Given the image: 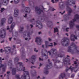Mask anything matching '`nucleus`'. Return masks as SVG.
I'll list each match as a JSON object with an SVG mask.
<instances>
[{"mask_svg":"<svg viewBox=\"0 0 79 79\" xmlns=\"http://www.w3.org/2000/svg\"><path fill=\"white\" fill-rule=\"evenodd\" d=\"M77 48L76 44L74 43H72L71 45L68 47L67 52H71L72 54L79 53V51L77 49Z\"/></svg>","mask_w":79,"mask_h":79,"instance_id":"obj_1","label":"nucleus"},{"mask_svg":"<svg viewBox=\"0 0 79 79\" xmlns=\"http://www.w3.org/2000/svg\"><path fill=\"white\" fill-rule=\"evenodd\" d=\"M29 75V72L27 71H24L23 72V74L22 76L21 79H26V76ZM15 77L17 79H20L19 78V75H15ZM28 79H30V77L28 75Z\"/></svg>","mask_w":79,"mask_h":79,"instance_id":"obj_2","label":"nucleus"},{"mask_svg":"<svg viewBox=\"0 0 79 79\" xmlns=\"http://www.w3.org/2000/svg\"><path fill=\"white\" fill-rule=\"evenodd\" d=\"M61 44L63 46L67 47L69 44V39L67 38H64L62 40Z\"/></svg>","mask_w":79,"mask_h":79,"instance_id":"obj_3","label":"nucleus"},{"mask_svg":"<svg viewBox=\"0 0 79 79\" xmlns=\"http://www.w3.org/2000/svg\"><path fill=\"white\" fill-rule=\"evenodd\" d=\"M66 3L67 5H70L71 6L72 5H75V0H67L66 2Z\"/></svg>","mask_w":79,"mask_h":79,"instance_id":"obj_4","label":"nucleus"},{"mask_svg":"<svg viewBox=\"0 0 79 79\" xmlns=\"http://www.w3.org/2000/svg\"><path fill=\"white\" fill-rule=\"evenodd\" d=\"M0 37L1 38H4L5 37V29H1L0 32Z\"/></svg>","mask_w":79,"mask_h":79,"instance_id":"obj_5","label":"nucleus"},{"mask_svg":"<svg viewBox=\"0 0 79 79\" xmlns=\"http://www.w3.org/2000/svg\"><path fill=\"white\" fill-rule=\"evenodd\" d=\"M48 61L49 62V64L46 65V67L44 68L45 70H47V69H49L52 68V63L50 61V60L48 59Z\"/></svg>","mask_w":79,"mask_h":79,"instance_id":"obj_6","label":"nucleus"},{"mask_svg":"<svg viewBox=\"0 0 79 79\" xmlns=\"http://www.w3.org/2000/svg\"><path fill=\"white\" fill-rule=\"evenodd\" d=\"M51 52L52 53V56H53V57H55V55L57 54V53H58L57 50L55 49H52L51 50Z\"/></svg>","mask_w":79,"mask_h":79,"instance_id":"obj_7","label":"nucleus"},{"mask_svg":"<svg viewBox=\"0 0 79 79\" xmlns=\"http://www.w3.org/2000/svg\"><path fill=\"white\" fill-rule=\"evenodd\" d=\"M18 64H19L20 66H21V67L19 69H18L19 71H25V67H23V63L21 62H19L18 63Z\"/></svg>","mask_w":79,"mask_h":79,"instance_id":"obj_8","label":"nucleus"},{"mask_svg":"<svg viewBox=\"0 0 79 79\" xmlns=\"http://www.w3.org/2000/svg\"><path fill=\"white\" fill-rule=\"evenodd\" d=\"M35 42H37L38 45H40L41 43H42V40H41L40 38L36 37L35 38Z\"/></svg>","mask_w":79,"mask_h":79,"instance_id":"obj_9","label":"nucleus"},{"mask_svg":"<svg viewBox=\"0 0 79 79\" xmlns=\"http://www.w3.org/2000/svg\"><path fill=\"white\" fill-rule=\"evenodd\" d=\"M35 11L38 14H40L43 11L42 9L38 7H35Z\"/></svg>","mask_w":79,"mask_h":79,"instance_id":"obj_10","label":"nucleus"},{"mask_svg":"<svg viewBox=\"0 0 79 79\" xmlns=\"http://www.w3.org/2000/svg\"><path fill=\"white\" fill-rule=\"evenodd\" d=\"M35 59H36V57L35 55H33L31 58V63L32 64H34V63L35 61Z\"/></svg>","mask_w":79,"mask_h":79,"instance_id":"obj_11","label":"nucleus"},{"mask_svg":"<svg viewBox=\"0 0 79 79\" xmlns=\"http://www.w3.org/2000/svg\"><path fill=\"white\" fill-rule=\"evenodd\" d=\"M70 39L72 41H73L74 42L75 41V40H77V36H76V35H71L70 36Z\"/></svg>","mask_w":79,"mask_h":79,"instance_id":"obj_12","label":"nucleus"},{"mask_svg":"<svg viewBox=\"0 0 79 79\" xmlns=\"http://www.w3.org/2000/svg\"><path fill=\"white\" fill-rule=\"evenodd\" d=\"M19 10L18 9H15L14 13V17H17L18 15V13Z\"/></svg>","mask_w":79,"mask_h":79,"instance_id":"obj_13","label":"nucleus"},{"mask_svg":"<svg viewBox=\"0 0 79 79\" xmlns=\"http://www.w3.org/2000/svg\"><path fill=\"white\" fill-rule=\"evenodd\" d=\"M36 24H39V25H36V27H38V26L40 29H42V23L39 21H36Z\"/></svg>","mask_w":79,"mask_h":79,"instance_id":"obj_14","label":"nucleus"},{"mask_svg":"<svg viewBox=\"0 0 79 79\" xmlns=\"http://www.w3.org/2000/svg\"><path fill=\"white\" fill-rule=\"evenodd\" d=\"M16 24L15 23H13L10 26V28L9 29V32H11L13 31V29L15 26Z\"/></svg>","mask_w":79,"mask_h":79,"instance_id":"obj_15","label":"nucleus"},{"mask_svg":"<svg viewBox=\"0 0 79 79\" xmlns=\"http://www.w3.org/2000/svg\"><path fill=\"white\" fill-rule=\"evenodd\" d=\"M64 4L62 2H60V3L59 8L60 10H63L64 8Z\"/></svg>","mask_w":79,"mask_h":79,"instance_id":"obj_16","label":"nucleus"},{"mask_svg":"<svg viewBox=\"0 0 79 79\" xmlns=\"http://www.w3.org/2000/svg\"><path fill=\"white\" fill-rule=\"evenodd\" d=\"M31 31H26L23 33V35H26V34H27V37L29 38H30V35H31Z\"/></svg>","mask_w":79,"mask_h":79,"instance_id":"obj_17","label":"nucleus"},{"mask_svg":"<svg viewBox=\"0 0 79 79\" xmlns=\"http://www.w3.org/2000/svg\"><path fill=\"white\" fill-rule=\"evenodd\" d=\"M76 19H78V21H79V16L77 15H75V19H73V22L74 23L76 21Z\"/></svg>","mask_w":79,"mask_h":79,"instance_id":"obj_18","label":"nucleus"},{"mask_svg":"<svg viewBox=\"0 0 79 79\" xmlns=\"http://www.w3.org/2000/svg\"><path fill=\"white\" fill-rule=\"evenodd\" d=\"M25 11L26 13H29L31 12V9L29 7H26L25 9Z\"/></svg>","mask_w":79,"mask_h":79,"instance_id":"obj_19","label":"nucleus"},{"mask_svg":"<svg viewBox=\"0 0 79 79\" xmlns=\"http://www.w3.org/2000/svg\"><path fill=\"white\" fill-rule=\"evenodd\" d=\"M69 24L70 27L71 29L73 28V27H74V23L72 21H70V22Z\"/></svg>","mask_w":79,"mask_h":79,"instance_id":"obj_20","label":"nucleus"},{"mask_svg":"<svg viewBox=\"0 0 79 79\" xmlns=\"http://www.w3.org/2000/svg\"><path fill=\"white\" fill-rule=\"evenodd\" d=\"M2 68L3 71H5V69H6V66L3 64H1L0 66V68Z\"/></svg>","mask_w":79,"mask_h":79,"instance_id":"obj_21","label":"nucleus"},{"mask_svg":"<svg viewBox=\"0 0 79 79\" xmlns=\"http://www.w3.org/2000/svg\"><path fill=\"white\" fill-rule=\"evenodd\" d=\"M16 68H13L12 70V74H13V75H15L16 74Z\"/></svg>","mask_w":79,"mask_h":79,"instance_id":"obj_22","label":"nucleus"},{"mask_svg":"<svg viewBox=\"0 0 79 79\" xmlns=\"http://www.w3.org/2000/svg\"><path fill=\"white\" fill-rule=\"evenodd\" d=\"M63 56L61 54H56L54 57H55L56 58H57L58 57H60V58H61V57H63Z\"/></svg>","mask_w":79,"mask_h":79,"instance_id":"obj_23","label":"nucleus"},{"mask_svg":"<svg viewBox=\"0 0 79 79\" xmlns=\"http://www.w3.org/2000/svg\"><path fill=\"white\" fill-rule=\"evenodd\" d=\"M5 21H6V19H5L3 18L1 20V26H3V24L5 23Z\"/></svg>","mask_w":79,"mask_h":79,"instance_id":"obj_24","label":"nucleus"},{"mask_svg":"<svg viewBox=\"0 0 79 79\" xmlns=\"http://www.w3.org/2000/svg\"><path fill=\"white\" fill-rule=\"evenodd\" d=\"M68 11L69 12V15H70V13H71L73 11V10L70 8H69L68 9Z\"/></svg>","mask_w":79,"mask_h":79,"instance_id":"obj_25","label":"nucleus"},{"mask_svg":"<svg viewBox=\"0 0 79 79\" xmlns=\"http://www.w3.org/2000/svg\"><path fill=\"white\" fill-rule=\"evenodd\" d=\"M52 60L53 61H54V63H60V60H54V59H53Z\"/></svg>","mask_w":79,"mask_h":79,"instance_id":"obj_26","label":"nucleus"},{"mask_svg":"<svg viewBox=\"0 0 79 79\" xmlns=\"http://www.w3.org/2000/svg\"><path fill=\"white\" fill-rule=\"evenodd\" d=\"M31 74H33H33H35H35H36V71L34 70H31Z\"/></svg>","mask_w":79,"mask_h":79,"instance_id":"obj_27","label":"nucleus"},{"mask_svg":"<svg viewBox=\"0 0 79 79\" xmlns=\"http://www.w3.org/2000/svg\"><path fill=\"white\" fill-rule=\"evenodd\" d=\"M9 48H10L9 47H6V48H4V50L5 51V52H8V50L10 51V49H9Z\"/></svg>","mask_w":79,"mask_h":79,"instance_id":"obj_28","label":"nucleus"},{"mask_svg":"<svg viewBox=\"0 0 79 79\" xmlns=\"http://www.w3.org/2000/svg\"><path fill=\"white\" fill-rule=\"evenodd\" d=\"M44 73L45 74H46V75H47L49 73V72L48 70H44Z\"/></svg>","mask_w":79,"mask_h":79,"instance_id":"obj_29","label":"nucleus"},{"mask_svg":"<svg viewBox=\"0 0 79 79\" xmlns=\"http://www.w3.org/2000/svg\"><path fill=\"white\" fill-rule=\"evenodd\" d=\"M48 26H50L52 24V22L49 21L48 22Z\"/></svg>","mask_w":79,"mask_h":79,"instance_id":"obj_30","label":"nucleus"},{"mask_svg":"<svg viewBox=\"0 0 79 79\" xmlns=\"http://www.w3.org/2000/svg\"><path fill=\"white\" fill-rule=\"evenodd\" d=\"M65 73H63L61 75V77L62 78V79H63L64 77H65Z\"/></svg>","mask_w":79,"mask_h":79,"instance_id":"obj_31","label":"nucleus"},{"mask_svg":"<svg viewBox=\"0 0 79 79\" xmlns=\"http://www.w3.org/2000/svg\"><path fill=\"white\" fill-rule=\"evenodd\" d=\"M19 61V59L18 57L15 58L14 59V61L15 63H16Z\"/></svg>","mask_w":79,"mask_h":79,"instance_id":"obj_32","label":"nucleus"},{"mask_svg":"<svg viewBox=\"0 0 79 79\" xmlns=\"http://www.w3.org/2000/svg\"><path fill=\"white\" fill-rule=\"evenodd\" d=\"M46 52H47V50L45 49H44L42 50L41 53H46Z\"/></svg>","mask_w":79,"mask_h":79,"instance_id":"obj_33","label":"nucleus"},{"mask_svg":"<svg viewBox=\"0 0 79 79\" xmlns=\"http://www.w3.org/2000/svg\"><path fill=\"white\" fill-rule=\"evenodd\" d=\"M64 61L65 62H66L67 61H70V60H69V59L68 58H65V60H64Z\"/></svg>","mask_w":79,"mask_h":79,"instance_id":"obj_34","label":"nucleus"},{"mask_svg":"<svg viewBox=\"0 0 79 79\" xmlns=\"http://www.w3.org/2000/svg\"><path fill=\"white\" fill-rule=\"evenodd\" d=\"M54 32H58V29L56 28H54Z\"/></svg>","mask_w":79,"mask_h":79,"instance_id":"obj_35","label":"nucleus"},{"mask_svg":"<svg viewBox=\"0 0 79 79\" xmlns=\"http://www.w3.org/2000/svg\"><path fill=\"white\" fill-rule=\"evenodd\" d=\"M46 47H48V41H46L45 42Z\"/></svg>","mask_w":79,"mask_h":79,"instance_id":"obj_36","label":"nucleus"},{"mask_svg":"<svg viewBox=\"0 0 79 79\" xmlns=\"http://www.w3.org/2000/svg\"><path fill=\"white\" fill-rule=\"evenodd\" d=\"M23 29H24V28L23 27H20V33H21V32L23 31Z\"/></svg>","mask_w":79,"mask_h":79,"instance_id":"obj_37","label":"nucleus"},{"mask_svg":"<svg viewBox=\"0 0 79 79\" xmlns=\"http://www.w3.org/2000/svg\"><path fill=\"white\" fill-rule=\"evenodd\" d=\"M20 52L21 53H24V49L23 48H21L20 49Z\"/></svg>","mask_w":79,"mask_h":79,"instance_id":"obj_38","label":"nucleus"},{"mask_svg":"<svg viewBox=\"0 0 79 79\" xmlns=\"http://www.w3.org/2000/svg\"><path fill=\"white\" fill-rule=\"evenodd\" d=\"M6 10V9L4 8H1L0 11L1 13H3V11H4V10Z\"/></svg>","mask_w":79,"mask_h":79,"instance_id":"obj_39","label":"nucleus"},{"mask_svg":"<svg viewBox=\"0 0 79 79\" xmlns=\"http://www.w3.org/2000/svg\"><path fill=\"white\" fill-rule=\"evenodd\" d=\"M14 2L16 4H17V3H19V0H14Z\"/></svg>","mask_w":79,"mask_h":79,"instance_id":"obj_40","label":"nucleus"},{"mask_svg":"<svg viewBox=\"0 0 79 79\" xmlns=\"http://www.w3.org/2000/svg\"><path fill=\"white\" fill-rule=\"evenodd\" d=\"M66 69L65 70V71L66 72H67V71H68V70H69V69H71V67L70 68H69L68 67H66Z\"/></svg>","mask_w":79,"mask_h":79,"instance_id":"obj_41","label":"nucleus"},{"mask_svg":"<svg viewBox=\"0 0 79 79\" xmlns=\"http://www.w3.org/2000/svg\"><path fill=\"white\" fill-rule=\"evenodd\" d=\"M8 20H10L11 21L13 22V17H10L9 18Z\"/></svg>","mask_w":79,"mask_h":79,"instance_id":"obj_42","label":"nucleus"},{"mask_svg":"<svg viewBox=\"0 0 79 79\" xmlns=\"http://www.w3.org/2000/svg\"><path fill=\"white\" fill-rule=\"evenodd\" d=\"M5 60V59H4V58L2 59V58L1 57H0V61L1 62H2V60Z\"/></svg>","mask_w":79,"mask_h":79,"instance_id":"obj_43","label":"nucleus"},{"mask_svg":"<svg viewBox=\"0 0 79 79\" xmlns=\"http://www.w3.org/2000/svg\"><path fill=\"white\" fill-rule=\"evenodd\" d=\"M69 27H67L65 29V31L66 32H68V31H69Z\"/></svg>","mask_w":79,"mask_h":79,"instance_id":"obj_44","label":"nucleus"},{"mask_svg":"<svg viewBox=\"0 0 79 79\" xmlns=\"http://www.w3.org/2000/svg\"><path fill=\"white\" fill-rule=\"evenodd\" d=\"M12 22H12V21H11L9 20H8V24H10L12 23Z\"/></svg>","mask_w":79,"mask_h":79,"instance_id":"obj_45","label":"nucleus"},{"mask_svg":"<svg viewBox=\"0 0 79 79\" xmlns=\"http://www.w3.org/2000/svg\"><path fill=\"white\" fill-rule=\"evenodd\" d=\"M42 53V56H46V54H45V53Z\"/></svg>","mask_w":79,"mask_h":79,"instance_id":"obj_46","label":"nucleus"},{"mask_svg":"<svg viewBox=\"0 0 79 79\" xmlns=\"http://www.w3.org/2000/svg\"><path fill=\"white\" fill-rule=\"evenodd\" d=\"M6 3V1H5L3 3V5H5V6H6L7 5V4H5Z\"/></svg>","mask_w":79,"mask_h":79,"instance_id":"obj_47","label":"nucleus"},{"mask_svg":"<svg viewBox=\"0 0 79 79\" xmlns=\"http://www.w3.org/2000/svg\"><path fill=\"white\" fill-rule=\"evenodd\" d=\"M76 27L77 28V29L79 31V25H77L76 26Z\"/></svg>","mask_w":79,"mask_h":79,"instance_id":"obj_48","label":"nucleus"},{"mask_svg":"<svg viewBox=\"0 0 79 79\" xmlns=\"http://www.w3.org/2000/svg\"><path fill=\"white\" fill-rule=\"evenodd\" d=\"M7 74V76H8V75L9 74H10V71H8L6 72V73Z\"/></svg>","mask_w":79,"mask_h":79,"instance_id":"obj_49","label":"nucleus"},{"mask_svg":"<svg viewBox=\"0 0 79 79\" xmlns=\"http://www.w3.org/2000/svg\"><path fill=\"white\" fill-rule=\"evenodd\" d=\"M50 44L51 45H48V47H53V43H50Z\"/></svg>","mask_w":79,"mask_h":79,"instance_id":"obj_50","label":"nucleus"},{"mask_svg":"<svg viewBox=\"0 0 79 79\" xmlns=\"http://www.w3.org/2000/svg\"><path fill=\"white\" fill-rule=\"evenodd\" d=\"M34 51H35V52H38V50H36V48H34Z\"/></svg>","mask_w":79,"mask_h":79,"instance_id":"obj_51","label":"nucleus"},{"mask_svg":"<svg viewBox=\"0 0 79 79\" xmlns=\"http://www.w3.org/2000/svg\"><path fill=\"white\" fill-rule=\"evenodd\" d=\"M39 60L40 61H43V59H41V58H40L39 57Z\"/></svg>","mask_w":79,"mask_h":79,"instance_id":"obj_52","label":"nucleus"},{"mask_svg":"<svg viewBox=\"0 0 79 79\" xmlns=\"http://www.w3.org/2000/svg\"><path fill=\"white\" fill-rule=\"evenodd\" d=\"M9 63H10L11 64H12L11 63H12V61L11 60H10Z\"/></svg>","mask_w":79,"mask_h":79,"instance_id":"obj_53","label":"nucleus"},{"mask_svg":"<svg viewBox=\"0 0 79 79\" xmlns=\"http://www.w3.org/2000/svg\"><path fill=\"white\" fill-rule=\"evenodd\" d=\"M71 77L73 78L74 77V74H72Z\"/></svg>","mask_w":79,"mask_h":79,"instance_id":"obj_54","label":"nucleus"},{"mask_svg":"<svg viewBox=\"0 0 79 79\" xmlns=\"http://www.w3.org/2000/svg\"><path fill=\"white\" fill-rule=\"evenodd\" d=\"M48 53L49 54V55H51V52H50L48 51V52H47V54H48Z\"/></svg>","mask_w":79,"mask_h":79,"instance_id":"obj_55","label":"nucleus"},{"mask_svg":"<svg viewBox=\"0 0 79 79\" xmlns=\"http://www.w3.org/2000/svg\"><path fill=\"white\" fill-rule=\"evenodd\" d=\"M77 63V61H74V64H76Z\"/></svg>","mask_w":79,"mask_h":79,"instance_id":"obj_56","label":"nucleus"},{"mask_svg":"<svg viewBox=\"0 0 79 79\" xmlns=\"http://www.w3.org/2000/svg\"><path fill=\"white\" fill-rule=\"evenodd\" d=\"M74 67H73L71 69V71H73V70H74Z\"/></svg>","mask_w":79,"mask_h":79,"instance_id":"obj_57","label":"nucleus"},{"mask_svg":"<svg viewBox=\"0 0 79 79\" xmlns=\"http://www.w3.org/2000/svg\"><path fill=\"white\" fill-rule=\"evenodd\" d=\"M9 39L10 41H11V40L12 39V37L9 38Z\"/></svg>","mask_w":79,"mask_h":79,"instance_id":"obj_58","label":"nucleus"},{"mask_svg":"<svg viewBox=\"0 0 79 79\" xmlns=\"http://www.w3.org/2000/svg\"><path fill=\"white\" fill-rule=\"evenodd\" d=\"M57 45V44L55 42H54V45L55 46V45Z\"/></svg>","mask_w":79,"mask_h":79,"instance_id":"obj_59","label":"nucleus"},{"mask_svg":"<svg viewBox=\"0 0 79 79\" xmlns=\"http://www.w3.org/2000/svg\"><path fill=\"white\" fill-rule=\"evenodd\" d=\"M58 2H59V0H55V3H57Z\"/></svg>","mask_w":79,"mask_h":79,"instance_id":"obj_60","label":"nucleus"},{"mask_svg":"<svg viewBox=\"0 0 79 79\" xmlns=\"http://www.w3.org/2000/svg\"><path fill=\"white\" fill-rule=\"evenodd\" d=\"M65 10L63 12L61 13V15H63V14H64V13H65Z\"/></svg>","mask_w":79,"mask_h":79,"instance_id":"obj_61","label":"nucleus"},{"mask_svg":"<svg viewBox=\"0 0 79 79\" xmlns=\"http://www.w3.org/2000/svg\"><path fill=\"white\" fill-rule=\"evenodd\" d=\"M2 50H3V49H1L0 50V52H1V53H2V52H3L2 51Z\"/></svg>","mask_w":79,"mask_h":79,"instance_id":"obj_62","label":"nucleus"},{"mask_svg":"<svg viewBox=\"0 0 79 79\" xmlns=\"http://www.w3.org/2000/svg\"><path fill=\"white\" fill-rule=\"evenodd\" d=\"M51 2H52V3H55V2H54V0H52Z\"/></svg>","mask_w":79,"mask_h":79,"instance_id":"obj_63","label":"nucleus"},{"mask_svg":"<svg viewBox=\"0 0 79 79\" xmlns=\"http://www.w3.org/2000/svg\"><path fill=\"white\" fill-rule=\"evenodd\" d=\"M43 65V64H41V63H40V64L39 65V66L40 67H41V66H42Z\"/></svg>","mask_w":79,"mask_h":79,"instance_id":"obj_64","label":"nucleus"}]
</instances>
